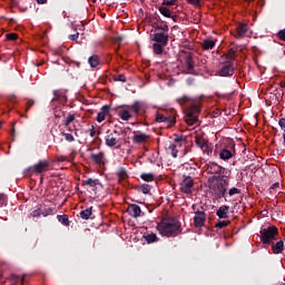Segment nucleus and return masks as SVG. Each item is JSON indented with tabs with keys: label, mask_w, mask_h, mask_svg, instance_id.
I'll return each mask as SVG.
<instances>
[{
	"label": "nucleus",
	"mask_w": 285,
	"mask_h": 285,
	"mask_svg": "<svg viewBox=\"0 0 285 285\" xmlns=\"http://www.w3.org/2000/svg\"><path fill=\"white\" fill-rule=\"evenodd\" d=\"M178 106L185 108V121L188 126H195L199 121V112H202V106L199 99L189 96H183L176 99Z\"/></svg>",
	"instance_id": "obj_1"
},
{
	"label": "nucleus",
	"mask_w": 285,
	"mask_h": 285,
	"mask_svg": "<svg viewBox=\"0 0 285 285\" xmlns=\"http://www.w3.org/2000/svg\"><path fill=\"white\" fill-rule=\"evenodd\" d=\"M157 230L163 237H177L181 233V223L175 217H165L158 223Z\"/></svg>",
	"instance_id": "obj_2"
},
{
	"label": "nucleus",
	"mask_w": 285,
	"mask_h": 285,
	"mask_svg": "<svg viewBox=\"0 0 285 285\" xmlns=\"http://www.w3.org/2000/svg\"><path fill=\"white\" fill-rule=\"evenodd\" d=\"M118 108H127L118 111V117H120L122 121H128L132 118V114L130 112H134L136 117H139L144 112V104L140 101H135L132 105H120Z\"/></svg>",
	"instance_id": "obj_3"
},
{
	"label": "nucleus",
	"mask_w": 285,
	"mask_h": 285,
	"mask_svg": "<svg viewBox=\"0 0 285 285\" xmlns=\"http://www.w3.org/2000/svg\"><path fill=\"white\" fill-rule=\"evenodd\" d=\"M228 178H219L216 180L208 181L209 189L212 190L215 199L226 198V193H228Z\"/></svg>",
	"instance_id": "obj_4"
},
{
	"label": "nucleus",
	"mask_w": 285,
	"mask_h": 285,
	"mask_svg": "<svg viewBox=\"0 0 285 285\" xmlns=\"http://www.w3.org/2000/svg\"><path fill=\"white\" fill-rule=\"evenodd\" d=\"M206 173H208V175H213L212 177L208 178V181H215L217 179H224V178L230 177V170L213 161H209L206 165Z\"/></svg>",
	"instance_id": "obj_5"
},
{
	"label": "nucleus",
	"mask_w": 285,
	"mask_h": 285,
	"mask_svg": "<svg viewBox=\"0 0 285 285\" xmlns=\"http://www.w3.org/2000/svg\"><path fill=\"white\" fill-rule=\"evenodd\" d=\"M168 26L167 24H157L155 27L154 33L150 35L151 41L156 43H161L163 46H168Z\"/></svg>",
	"instance_id": "obj_6"
},
{
	"label": "nucleus",
	"mask_w": 285,
	"mask_h": 285,
	"mask_svg": "<svg viewBox=\"0 0 285 285\" xmlns=\"http://www.w3.org/2000/svg\"><path fill=\"white\" fill-rule=\"evenodd\" d=\"M277 235H279V229H277L275 226H269L261 230V240L263 244L269 245L275 237H277Z\"/></svg>",
	"instance_id": "obj_7"
},
{
	"label": "nucleus",
	"mask_w": 285,
	"mask_h": 285,
	"mask_svg": "<svg viewBox=\"0 0 285 285\" xmlns=\"http://www.w3.org/2000/svg\"><path fill=\"white\" fill-rule=\"evenodd\" d=\"M237 151L235 150V140L228 139L226 140V147L219 154V158L226 161L228 159H233Z\"/></svg>",
	"instance_id": "obj_8"
},
{
	"label": "nucleus",
	"mask_w": 285,
	"mask_h": 285,
	"mask_svg": "<svg viewBox=\"0 0 285 285\" xmlns=\"http://www.w3.org/2000/svg\"><path fill=\"white\" fill-rule=\"evenodd\" d=\"M193 210H194V226L196 228H204V226H206V212L204 210H199V208H197V205H193L191 206Z\"/></svg>",
	"instance_id": "obj_9"
},
{
	"label": "nucleus",
	"mask_w": 285,
	"mask_h": 285,
	"mask_svg": "<svg viewBox=\"0 0 285 285\" xmlns=\"http://www.w3.org/2000/svg\"><path fill=\"white\" fill-rule=\"evenodd\" d=\"M179 60L183 63V66H186L187 71L191 75L193 70H195V61L193 60V52L181 51Z\"/></svg>",
	"instance_id": "obj_10"
},
{
	"label": "nucleus",
	"mask_w": 285,
	"mask_h": 285,
	"mask_svg": "<svg viewBox=\"0 0 285 285\" xmlns=\"http://www.w3.org/2000/svg\"><path fill=\"white\" fill-rule=\"evenodd\" d=\"M193 190H195V180L190 176H185L180 183V191L185 195H193Z\"/></svg>",
	"instance_id": "obj_11"
},
{
	"label": "nucleus",
	"mask_w": 285,
	"mask_h": 285,
	"mask_svg": "<svg viewBox=\"0 0 285 285\" xmlns=\"http://www.w3.org/2000/svg\"><path fill=\"white\" fill-rule=\"evenodd\" d=\"M55 213V209L48 205H38L36 208L31 212L32 217H48V215H52Z\"/></svg>",
	"instance_id": "obj_12"
},
{
	"label": "nucleus",
	"mask_w": 285,
	"mask_h": 285,
	"mask_svg": "<svg viewBox=\"0 0 285 285\" xmlns=\"http://www.w3.org/2000/svg\"><path fill=\"white\" fill-rule=\"evenodd\" d=\"M50 169V163L48 160H40L38 164H35L30 170L36 173L37 175H41V173H46Z\"/></svg>",
	"instance_id": "obj_13"
},
{
	"label": "nucleus",
	"mask_w": 285,
	"mask_h": 285,
	"mask_svg": "<svg viewBox=\"0 0 285 285\" xmlns=\"http://www.w3.org/2000/svg\"><path fill=\"white\" fill-rule=\"evenodd\" d=\"M219 77H233L235 75V67L233 66V61L225 62L219 72Z\"/></svg>",
	"instance_id": "obj_14"
},
{
	"label": "nucleus",
	"mask_w": 285,
	"mask_h": 285,
	"mask_svg": "<svg viewBox=\"0 0 285 285\" xmlns=\"http://www.w3.org/2000/svg\"><path fill=\"white\" fill-rule=\"evenodd\" d=\"M90 159L97 166H104V164H106V154L104 151H99L98 154H91Z\"/></svg>",
	"instance_id": "obj_15"
},
{
	"label": "nucleus",
	"mask_w": 285,
	"mask_h": 285,
	"mask_svg": "<svg viewBox=\"0 0 285 285\" xmlns=\"http://www.w3.org/2000/svg\"><path fill=\"white\" fill-rule=\"evenodd\" d=\"M246 32H248V24H246V23H239V24L236 27V35H235V38H236V39H242V38L246 37Z\"/></svg>",
	"instance_id": "obj_16"
},
{
	"label": "nucleus",
	"mask_w": 285,
	"mask_h": 285,
	"mask_svg": "<svg viewBox=\"0 0 285 285\" xmlns=\"http://www.w3.org/2000/svg\"><path fill=\"white\" fill-rule=\"evenodd\" d=\"M127 213H129L130 217H141V207H139V205L131 204L129 205Z\"/></svg>",
	"instance_id": "obj_17"
},
{
	"label": "nucleus",
	"mask_w": 285,
	"mask_h": 285,
	"mask_svg": "<svg viewBox=\"0 0 285 285\" xmlns=\"http://www.w3.org/2000/svg\"><path fill=\"white\" fill-rule=\"evenodd\" d=\"M156 121L158 124H171V125L176 124L175 118L169 117V116H164L163 114H157L156 115Z\"/></svg>",
	"instance_id": "obj_18"
},
{
	"label": "nucleus",
	"mask_w": 285,
	"mask_h": 285,
	"mask_svg": "<svg viewBox=\"0 0 285 285\" xmlns=\"http://www.w3.org/2000/svg\"><path fill=\"white\" fill-rule=\"evenodd\" d=\"M110 112V106L105 105L101 107L100 112H98L96 120L98 124H101V121H105L106 116Z\"/></svg>",
	"instance_id": "obj_19"
},
{
	"label": "nucleus",
	"mask_w": 285,
	"mask_h": 285,
	"mask_svg": "<svg viewBox=\"0 0 285 285\" xmlns=\"http://www.w3.org/2000/svg\"><path fill=\"white\" fill-rule=\"evenodd\" d=\"M228 210H230V207H228L226 205H222L218 208V210L216 212V215H217V217H219V219H227Z\"/></svg>",
	"instance_id": "obj_20"
},
{
	"label": "nucleus",
	"mask_w": 285,
	"mask_h": 285,
	"mask_svg": "<svg viewBox=\"0 0 285 285\" xmlns=\"http://www.w3.org/2000/svg\"><path fill=\"white\" fill-rule=\"evenodd\" d=\"M150 136L146 135V134H136L132 137V141L134 144H145V141H148Z\"/></svg>",
	"instance_id": "obj_21"
},
{
	"label": "nucleus",
	"mask_w": 285,
	"mask_h": 285,
	"mask_svg": "<svg viewBox=\"0 0 285 285\" xmlns=\"http://www.w3.org/2000/svg\"><path fill=\"white\" fill-rule=\"evenodd\" d=\"M116 175L118 177L119 184H121V181H126V179H128V171L124 167H119L116 171Z\"/></svg>",
	"instance_id": "obj_22"
},
{
	"label": "nucleus",
	"mask_w": 285,
	"mask_h": 285,
	"mask_svg": "<svg viewBox=\"0 0 285 285\" xmlns=\"http://www.w3.org/2000/svg\"><path fill=\"white\" fill-rule=\"evenodd\" d=\"M105 144L108 148H115V146H117V138H115L112 134H109L105 138Z\"/></svg>",
	"instance_id": "obj_23"
},
{
	"label": "nucleus",
	"mask_w": 285,
	"mask_h": 285,
	"mask_svg": "<svg viewBox=\"0 0 285 285\" xmlns=\"http://www.w3.org/2000/svg\"><path fill=\"white\" fill-rule=\"evenodd\" d=\"M101 183L99 179L88 178L82 180V186H89V188H97Z\"/></svg>",
	"instance_id": "obj_24"
},
{
	"label": "nucleus",
	"mask_w": 285,
	"mask_h": 285,
	"mask_svg": "<svg viewBox=\"0 0 285 285\" xmlns=\"http://www.w3.org/2000/svg\"><path fill=\"white\" fill-rule=\"evenodd\" d=\"M203 50H213L215 48V40L205 39L200 43Z\"/></svg>",
	"instance_id": "obj_25"
},
{
	"label": "nucleus",
	"mask_w": 285,
	"mask_h": 285,
	"mask_svg": "<svg viewBox=\"0 0 285 285\" xmlns=\"http://www.w3.org/2000/svg\"><path fill=\"white\" fill-rule=\"evenodd\" d=\"M168 45H163L161 42H155L153 45V50L155 55H164V48Z\"/></svg>",
	"instance_id": "obj_26"
},
{
	"label": "nucleus",
	"mask_w": 285,
	"mask_h": 285,
	"mask_svg": "<svg viewBox=\"0 0 285 285\" xmlns=\"http://www.w3.org/2000/svg\"><path fill=\"white\" fill-rule=\"evenodd\" d=\"M272 250L275 255H279V253L284 250V240H278L275 245H273Z\"/></svg>",
	"instance_id": "obj_27"
},
{
	"label": "nucleus",
	"mask_w": 285,
	"mask_h": 285,
	"mask_svg": "<svg viewBox=\"0 0 285 285\" xmlns=\"http://www.w3.org/2000/svg\"><path fill=\"white\" fill-rule=\"evenodd\" d=\"M147 244H155V242H159V238L157 237V234L151 233L144 236Z\"/></svg>",
	"instance_id": "obj_28"
},
{
	"label": "nucleus",
	"mask_w": 285,
	"mask_h": 285,
	"mask_svg": "<svg viewBox=\"0 0 285 285\" xmlns=\"http://www.w3.org/2000/svg\"><path fill=\"white\" fill-rule=\"evenodd\" d=\"M52 101H60V104H63V101H66V96H63L59 90H53Z\"/></svg>",
	"instance_id": "obj_29"
},
{
	"label": "nucleus",
	"mask_w": 285,
	"mask_h": 285,
	"mask_svg": "<svg viewBox=\"0 0 285 285\" xmlns=\"http://www.w3.org/2000/svg\"><path fill=\"white\" fill-rule=\"evenodd\" d=\"M11 282H14L16 284H18V282H20L22 285L26 282V274L21 275H17V274H12L10 276Z\"/></svg>",
	"instance_id": "obj_30"
},
{
	"label": "nucleus",
	"mask_w": 285,
	"mask_h": 285,
	"mask_svg": "<svg viewBox=\"0 0 285 285\" xmlns=\"http://www.w3.org/2000/svg\"><path fill=\"white\" fill-rule=\"evenodd\" d=\"M88 63L90 65L91 68H97V66H99V56L97 55L90 56L88 59Z\"/></svg>",
	"instance_id": "obj_31"
},
{
	"label": "nucleus",
	"mask_w": 285,
	"mask_h": 285,
	"mask_svg": "<svg viewBox=\"0 0 285 285\" xmlns=\"http://www.w3.org/2000/svg\"><path fill=\"white\" fill-rule=\"evenodd\" d=\"M139 193H142V195H150V190H153V187L148 184H142L138 187Z\"/></svg>",
	"instance_id": "obj_32"
},
{
	"label": "nucleus",
	"mask_w": 285,
	"mask_h": 285,
	"mask_svg": "<svg viewBox=\"0 0 285 285\" xmlns=\"http://www.w3.org/2000/svg\"><path fill=\"white\" fill-rule=\"evenodd\" d=\"M91 216H92V207H89L80 212L81 219H90Z\"/></svg>",
	"instance_id": "obj_33"
},
{
	"label": "nucleus",
	"mask_w": 285,
	"mask_h": 285,
	"mask_svg": "<svg viewBox=\"0 0 285 285\" xmlns=\"http://www.w3.org/2000/svg\"><path fill=\"white\" fill-rule=\"evenodd\" d=\"M58 222L62 224L63 226H70V219L68 218V215H58L57 216Z\"/></svg>",
	"instance_id": "obj_34"
},
{
	"label": "nucleus",
	"mask_w": 285,
	"mask_h": 285,
	"mask_svg": "<svg viewBox=\"0 0 285 285\" xmlns=\"http://www.w3.org/2000/svg\"><path fill=\"white\" fill-rule=\"evenodd\" d=\"M208 145V141H206V139H204L203 137H197L196 138V146H198V148H206V146Z\"/></svg>",
	"instance_id": "obj_35"
},
{
	"label": "nucleus",
	"mask_w": 285,
	"mask_h": 285,
	"mask_svg": "<svg viewBox=\"0 0 285 285\" xmlns=\"http://www.w3.org/2000/svg\"><path fill=\"white\" fill-rule=\"evenodd\" d=\"M140 179H142V181H155V174H141L140 175Z\"/></svg>",
	"instance_id": "obj_36"
},
{
	"label": "nucleus",
	"mask_w": 285,
	"mask_h": 285,
	"mask_svg": "<svg viewBox=\"0 0 285 285\" xmlns=\"http://www.w3.org/2000/svg\"><path fill=\"white\" fill-rule=\"evenodd\" d=\"M158 10H159L160 14H163V17H167V18L173 17V13L170 12V9H168L166 7H159Z\"/></svg>",
	"instance_id": "obj_37"
},
{
	"label": "nucleus",
	"mask_w": 285,
	"mask_h": 285,
	"mask_svg": "<svg viewBox=\"0 0 285 285\" xmlns=\"http://www.w3.org/2000/svg\"><path fill=\"white\" fill-rule=\"evenodd\" d=\"M227 195L229 197H234V195H242V189L237 188V187H233L228 190Z\"/></svg>",
	"instance_id": "obj_38"
},
{
	"label": "nucleus",
	"mask_w": 285,
	"mask_h": 285,
	"mask_svg": "<svg viewBox=\"0 0 285 285\" xmlns=\"http://www.w3.org/2000/svg\"><path fill=\"white\" fill-rule=\"evenodd\" d=\"M230 222L229 220H218L215 225V228H226V226H229Z\"/></svg>",
	"instance_id": "obj_39"
},
{
	"label": "nucleus",
	"mask_w": 285,
	"mask_h": 285,
	"mask_svg": "<svg viewBox=\"0 0 285 285\" xmlns=\"http://www.w3.org/2000/svg\"><path fill=\"white\" fill-rule=\"evenodd\" d=\"M75 119H76L75 114H69L65 120L66 128H68V126H70L72 121H75Z\"/></svg>",
	"instance_id": "obj_40"
},
{
	"label": "nucleus",
	"mask_w": 285,
	"mask_h": 285,
	"mask_svg": "<svg viewBox=\"0 0 285 285\" xmlns=\"http://www.w3.org/2000/svg\"><path fill=\"white\" fill-rule=\"evenodd\" d=\"M169 150L171 153V157H174V159H177V153H178L177 145L170 144L169 145Z\"/></svg>",
	"instance_id": "obj_41"
},
{
	"label": "nucleus",
	"mask_w": 285,
	"mask_h": 285,
	"mask_svg": "<svg viewBox=\"0 0 285 285\" xmlns=\"http://www.w3.org/2000/svg\"><path fill=\"white\" fill-rule=\"evenodd\" d=\"M114 81H121V83H126V75L120 73L118 76H114Z\"/></svg>",
	"instance_id": "obj_42"
},
{
	"label": "nucleus",
	"mask_w": 285,
	"mask_h": 285,
	"mask_svg": "<svg viewBox=\"0 0 285 285\" xmlns=\"http://www.w3.org/2000/svg\"><path fill=\"white\" fill-rule=\"evenodd\" d=\"M35 105V99H28L24 108V112H29L30 108H32Z\"/></svg>",
	"instance_id": "obj_43"
},
{
	"label": "nucleus",
	"mask_w": 285,
	"mask_h": 285,
	"mask_svg": "<svg viewBox=\"0 0 285 285\" xmlns=\"http://www.w3.org/2000/svg\"><path fill=\"white\" fill-rule=\"evenodd\" d=\"M66 141H68L69 144H72V141H75V136H72V134H67V132H62Z\"/></svg>",
	"instance_id": "obj_44"
},
{
	"label": "nucleus",
	"mask_w": 285,
	"mask_h": 285,
	"mask_svg": "<svg viewBox=\"0 0 285 285\" xmlns=\"http://www.w3.org/2000/svg\"><path fill=\"white\" fill-rule=\"evenodd\" d=\"M226 57L230 59V61H235V58L237 57L235 49H230Z\"/></svg>",
	"instance_id": "obj_45"
},
{
	"label": "nucleus",
	"mask_w": 285,
	"mask_h": 285,
	"mask_svg": "<svg viewBox=\"0 0 285 285\" xmlns=\"http://www.w3.org/2000/svg\"><path fill=\"white\" fill-rule=\"evenodd\" d=\"M17 39H19V35H17V33L7 35V40L8 41H17Z\"/></svg>",
	"instance_id": "obj_46"
},
{
	"label": "nucleus",
	"mask_w": 285,
	"mask_h": 285,
	"mask_svg": "<svg viewBox=\"0 0 285 285\" xmlns=\"http://www.w3.org/2000/svg\"><path fill=\"white\" fill-rule=\"evenodd\" d=\"M177 0H164L163 6H176Z\"/></svg>",
	"instance_id": "obj_47"
},
{
	"label": "nucleus",
	"mask_w": 285,
	"mask_h": 285,
	"mask_svg": "<svg viewBox=\"0 0 285 285\" xmlns=\"http://www.w3.org/2000/svg\"><path fill=\"white\" fill-rule=\"evenodd\" d=\"M200 150H203V153H206V155H210V153H213V150L210 149V147L207 145L204 148H202Z\"/></svg>",
	"instance_id": "obj_48"
},
{
	"label": "nucleus",
	"mask_w": 285,
	"mask_h": 285,
	"mask_svg": "<svg viewBox=\"0 0 285 285\" xmlns=\"http://www.w3.org/2000/svg\"><path fill=\"white\" fill-rule=\"evenodd\" d=\"M174 141L175 144H181V141H184V136H176Z\"/></svg>",
	"instance_id": "obj_49"
},
{
	"label": "nucleus",
	"mask_w": 285,
	"mask_h": 285,
	"mask_svg": "<svg viewBox=\"0 0 285 285\" xmlns=\"http://www.w3.org/2000/svg\"><path fill=\"white\" fill-rule=\"evenodd\" d=\"M4 205H6V196L0 195V208H3Z\"/></svg>",
	"instance_id": "obj_50"
},
{
	"label": "nucleus",
	"mask_w": 285,
	"mask_h": 285,
	"mask_svg": "<svg viewBox=\"0 0 285 285\" xmlns=\"http://www.w3.org/2000/svg\"><path fill=\"white\" fill-rule=\"evenodd\" d=\"M202 0H188V3H191V6H199Z\"/></svg>",
	"instance_id": "obj_51"
},
{
	"label": "nucleus",
	"mask_w": 285,
	"mask_h": 285,
	"mask_svg": "<svg viewBox=\"0 0 285 285\" xmlns=\"http://www.w3.org/2000/svg\"><path fill=\"white\" fill-rule=\"evenodd\" d=\"M69 39H70L71 41H77V39H79V33L70 35V36H69Z\"/></svg>",
	"instance_id": "obj_52"
},
{
	"label": "nucleus",
	"mask_w": 285,
	"mask_h": 285,
	"mask_svg": "<svg viewBox=\"0 0 285 285\" xmlns=\"http://www.w3.org/2000/svg\"><path fill=\"white\" fill-rule=\"evenodd\" d=\"M89 135H90V137H95L97 135V130H95V126H91Z\"/></svg>",
	"instance_id": "obj_53"
},
{
	"label": "nucleus",
	"mask_w": 285,
	"mask_h": 285,
	"mask_svg": "<svg viewBox=\"0 0 285 285\" xmlns=\"http://www.w3.org/2000/svg\"><path fill=\"white\" fill-rule=\"evenodd\" d=\"M269 188L271 190H275V188H279V183H274Z\"/></svg>",
	"instance_id": "obj_54"
},
{
	"label": "nucleus",
	"mask_w": 285,
	"mask_h": 285,
	"mask_svg": "<svg viewBox=\"0 0 285 285\" xmlns=\"http://www.w3.org/2000/svg\"><path fill=\"white\" fill-rule=\"evenodd\" d=\"M66 159H68V157H66V156H59L58 157V161H66Z\"/></svg>",
	"instance_id": "obj_55"
},
{
	"label": "nucleus",
	"mask_w": 285,
	"mask_h": 285,
	"mask_svg": "<svg viewBox=\"0 0 285 285\" xmlns=\"http://www.w3.org/2000/svg\"><path fill=\"white\" fill-rule=\"evenodd\" d=\"M37 3L43 4V3H48V0H36Z\"/></svg>",
	"instance_id": "obj_56"
},
{
	"label": "nucleus",
	"mask_w": 285,
	"mask_h": 285,
	"mask_svg": "<svg viewBox=\"0 0 285 285\" xmlns=\"http://www.w3.org/2000/svg\"><path fill=\"white\" fill-rule=\"evenodd\" d=\"M14 97H17V96H14V95H9V96H8L9 101H12V99H14Z\"/></svg>",
	"instance_id": "obj_57"
},
{
	"label": "nucleus",
	"mask_w": 285,
	"mask_h": 285,
	"mask_svg": "<svg viewBox=\"0 0 285 285\" xmlns=\"http://www.w3.org/2000/svg\"><path fill=\"white\" fill-rule=\"evenodd\" d=\"M3 127V122L2 121H0V128H2Z\"/></svg>",
	"instance_id": "obj_58"
},
{
	"label": "nucleus",
	"mask_w": 285,
	"mask_h": 285,
	"mask_svg": "<svg viewBox=\"0 0 285 285\" xmlns=\"http://www.w3.org/2000/svg\"><path fill=\"white\" fill-rule=\"evenodd\" d=\"M97 135H101V130H98V131H97Z\"/></svg>",
	"instance_id": "obj_59"
},
{
	"label": "nucleus",
	"mask_w": 285,
	"mask_h": 285,
	"mask_svg": "<svg viewBox=\"0 0 285 285\" xmlns=\"http://www.w3.org/2000/svg\"><path fill=\"white\" fill-rule=\"evenodd\" d=\"M55 117H56V118H59V115L55 114Z\"/></svg>",
	"instance_id": "obj_60"
},
{
	"label": "nucleus",
	"mask_w": 285,
	"mask_h": 285,
	"mask_svg": "<svg viewBox=\"0 0 285 285\" xmlns=\"http://www.w3.org/2000/svg\"><path fill=\"white\" fill-rule=\"evenodd\" d=\"M68 130H69L70 132H72V129H71L70 127L68 128Z\"/></svg>",
	"instance_id": "obj_61"
},
{
	"label": "nucleus",
	"mask_w": 285,
	"mask_h": 285,
	"mask_svg": "<svg viewBox=\"0 0 285 285\" xmlns=\"http://www.w3.org/2000/svg\"><path fill=\"white\" fill-rule=\"evenodd\" d=\"M141 1V3H144V1H146V0H140Z\"/></svg>",
	"instance_id": "obj_62"
},
{
	"label": "nucleus",
	"mask_w": 285,
	"mask_h": 285,
	"mask_svg": "<svg viewBox=\"0 0 285 285\" xmlns=\"http://www.w3.org/2000/svg\"><path fill=\"white\" fill-rule=\"evenodd\" d=\"M115 134H117V130H114Z\"/></svg>",
	"instance_id": "obj_63"
},
{
	"label": "nucleus",
	"mask_w": 285,
	"mask_h": 285,
	"mask_svg": "<svg viewBox=\"0 0 285 285\" xmlns=\"http://www.w3.org/2000/svg\"><path fill=\"white\" fill-rule=\"evenodd\" d=\"M75 135L77 136V129H76V132H75Z\"/></svg>",
	"instance_id": "obj_64"
}]
</instances>
